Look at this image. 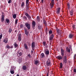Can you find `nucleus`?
<instances>
[{"instance_id": "ddd939ff", "label": "nucleus", "mask_w": 76, "mask_h": 76, "mask_svg": "<svg viewBox=\"0 0 76 76\" xmlns=\"http://www.w3.org/2000/svg\"><path fill=\"white\" fill-rule=\"evenodd\" d=\"M4 42H5V44H7V42H8V39H5L4 40Z\"/></svg>"}, {"instance_id": "f03ea898", "label": "nucleus", "mask_w": 76, "mask_h": 76, "mask_svg": "<svg viewBox=\"0 0 76 76\" xmlns=\"http://www.w3.org/2000/svg\"><path fill=\"white\" fill-rule=\"evenodd\" d=\"M54 0H51V3L50 4V6L51 9V8H53V6H54Z\"/></svg>"}, {"instance_id": "9b49d317", "label": "nucleus", "mask_w": 76, "mask_h": 76, "mask_svg": "<svg viewBox=\"0 0 76 76\" xmlns=\"http://www.w3.org/2000/svg\"><path fill=\"white\" fill-rule=\"evenodd\" d=\"M54 36L53 34L49 38L50 41H52V39H53L54 38Z\"/></svg>"}, {"instance_id": "09e8293b", "label": "nucleus", "mask_w": 76, "mask_h": 76, "mask_svg": "<svg viewBox=\"0 0 76 76\" xmlns=\"http://www.w3.org/2000/svg\"><path fill=\"white\" fill-rule=\"evenodd\" d=\"M69 49L71 50H72V46H71V45L69 46Z\"/></svg>"}, {"instance_id": "20e7f679", "label": "nucleus", "mask_w": 76, "mask_h": 76, "mask_svg": "<svg viewBox=\"0 0 76 76\" xmlns=\"http://www.w3.org/2000/svg\"><path fill=\"white\" fill-rule=\"evenodd\" d=\"M32 49L33 51L34 50V48L35 47V42H33L31 44Z\"/></svg>"}, {"instance_id": "bb28decb", "label": "nucleus", "mask_w": 76, "mask_h": 76, "mask_svg": "<svg viewBox=\"0 0 76 76\" xmlns=\"http://www.w3.org/2000/svg\"><path fill=\"white\" fill-rule=\"evenodd\" d=\"M62 67H63V64L61 63L60 64V68L62 69Z\"/></svg>"}, {"instance_id": "603ef678", "label": "nucleus", "mask_w": 76, "mask_h": 76, "mask_svg": "<svg viewBox=\"0 0 76 76\" xmlns=\"http://www.w3.org/2000/svg\"><path fill=\"white\" fill-rule=\"evenodd\" d=\"M68 6L69 9L70 8V4H68Z\"/></svg>"}, {"instance_id": "f8f14e48", "label": "nucleus", "mask_w": 76, "mask_h": 76, "mask_svg": "<svg viewBox=\"0 0 76 76\" xmlns=\"http://www.w3.org/2000/svg\"><path fill=\"white\" fill-rule=\"evenodd\" d=\"M21 34H19L18 35V41H21Z\"/></svg>"}, {"instance_id": "0eeeda50", "label": "nucleus", "mask_w": 76, "mask_h": 76, "mask_svg": "<svg viewBox=\"0 0 76 76\" xmlns=\"http://www.w3.org/2000/svg\"><path fill=\"white\" fill-rule=\"evenodd\" d=\"M25 25L28 29H30V25L29 24H28V23H27Z\"/></svg>"}, {"instance_id": "2f4dec72", "label": "nucleus", "mask_w": 76, "mask_h": 76, "mask_svg": "<svg viewBox=\"0 0 76 76\" xmlns=\"http://www.w3.org/2000/svg\"><path fill=\"white\" fill-rule=\"evenodd\" d=\"M26 6L27 9L28 10V9H29V6L28 5L26 4Z\"/></svg>"}, {"instance_id": "6ab92c4d", "label": "nucleus", "mask_w": 76, "mask_h": 76, "mask_svg": "<svg viewBox=\"0 0 76 76\" xmlns=\"http://www.w3.org/2000/svg\"><path fill=\"white\" fill-rule=\"evenodd\" d=\"M56 30L58 34L60 33V31H61V30H59L57 28H56Z\"/></svg>"}, {"instance_id": "a878e982", "label": "nucleus", "mask_w": 76, "mask_h": 76, "mask_svg": "<svg viewBox=\"0 0 76 76\" xmlns=\"http://www.w3.org/2000/svg\"><path fill=\"white\" fill-rule=\"evenodd\" d=\"M13 17L14 19H16V15L15 14H14L13 15Z\"/></svg>"}, {"instance_id": "864d4df0", "label": "nucleus", "mask_w": 76, "mask_h": 76, "mask_svg": "<svg viewBox=\"0 0 76 76\" xmlns=\"http://www.w3.org/2000/svg\"><path fill=\"white\" fill-rule=\"evenodd\" d=\"M13 46H12L10 47V48H13Z\"/></svg>"}, {"instance_id": "6e6552de", "label": "nucleus", "mask_w": 76, "mask_h": 76, "mask_svg": "<svg viewBox=\"0 0 76 76\" xmlns=\"http://www.w3.org/2000/svg\"><path fill=\"white\" fill-rule=\"evenodd\" d=\"M70 14L71 16H73V10H72L71 11H69Z\"/></svg>"}, {"instance_id": "5701e85b", "label": "nucleus", "mask_w": 76, "mask_h": 76, "mask_svg": "<svg viewBox=\"0 0 76 76\" xmlns=\"http://www.w3.org/2000/svg\"><path fill=\"white\" fill-rule=\"evenodd\" d=\"M24 46L25 48H26V50H28V46H27V45H26V44H24Z\"/></svg>"}, {"instance_id": "a211bd4d", "label": "nucleus", "mask_w": 76, "mask_h": 76, "mask_svg": "<svg viewBox=\"0 0 76 76\" xmlns=\"http://www.w3.org/2000/svg\"><path fill=\"white\" fill-rule=\"evenodd\" d=\"M4 15H2V18H1V22H3V21L4 20Z\"/></svg>"}, {"instance_id": "c03bdc74", "label": "nucleus", "mask_w": 76, "mask_h": 76, "mask_svg": "<svg viewBox=\"0 0 76 76\" xmlns=\"http://www.w3.org/2000/svg\"><path fill=\"white\" fill-rule=\"evenodd\" d=\"M20 28H23V25L21 24V25H20Z\"/></svg>"}, {"instance_id": "f704fd0d", "label": "nucleus", "mask_w": 76, "mask_h": 76, "mask_svg": "<svg viewBox=\"0 0 76 76\" xmlns=\"http://www.w3.org/2000/svg\"><path fill=\"white\" fill-rule=\"evenodd\" d=\"M52 31L51 30H50L49 31V34H52Z\"/></svg>"}, {"instance_id": "c85d7f7f", "label": "nucleus", "mask_w": 76, "mask_h": 76, "mask_svg": "<svg viewBox=\"0 0 76 76\" xmlns=\"http://www.w3.org/2000/svg\"><path fill=\"white\" fill-rule=\"evenodd\" d=\"M12 31V29H11V28H10L9 29V32L10 33H11V32Z\"/></svg>"}, {"instance_id": "052dcab7", "label": "nucleus", "mask_w": 76, "mask_h": 76, "mask_svg": "<svg viewBox=\"0 0 76 76\" xmlns=\"http://www.w3.org/2000/svg\"><path fill=\"white\" fill-rule=\"evenodd\" d=\"M57 0V1H58V0Z\"/></svg>"}, {"instance_id": "473e14b6", "label": "nucleus", "mask_w": 76, "mask_h": 76, "mask_svg": "<svg viewBox=\"0 0 76 76\" xmlns=\"http://www.w3.org/2000/svg\"><path fill=\"white\" fill-rule=\"evenodd\" d=\"M24 2H22L21 4L22 7H23L24 6Z\"/></svg>"}, {"instance_id": "cd10ccee", "label": "nucleus", "mask_w": 76, "mask_h": 76, "mask_svg": "<svg viewBox=\"0 0 76 76\" xmlns=\"http://www.w3.org/2000/svg\"><path fill=\"white\" fill-rule=\"evenodd\" d=\"M6 47L7 48H8V49L10 48V47L7 45H6Z\"/></svg>"}, {"instance_id": "bf43d9fd", "label": "nucleus", "mask_w": 76, "mask_h": 76, "mask_svg": "<svg viewBox=\"0 0 76 76\" xmlns=\"http://www.w3.org/2000/svg\"><path fill=\"white\" fill-rule=\"evenodd\" d=\"M60 37H61V36H60Z\"/></svg>"}, {"instance_id": "49530a36", "label": "nucleus", "mask_w": 76, "mask_h": 76, "mask_svg": "<svg viewBox=\"0 0 76 76\" xmlns=\"http://www.w3.org/2000/svg\"><path fill=\"white\" fill-rule=\"evenodd\" d=\"M18 19L16 20L15 21V23L16 24H17V23H18Z\"/></svg>"}, {"instance_id": "1a4fd4ad", "label": "nucleus", "mask_w": 76, "mask_h": 76, "mask_svg": "<svg viewBox=\"0 0 76 76\" xmlns=\"http://www.w3.org/2000/svg\"><path fill=\"white\" fill-rule=\"evenodd\" d=\"M57 58H58V60H62L63 58H62V56H61L59 55L57 57Z\"/></svg>"}, {"instance_id": "3c124183", "label": "nucleus", "mask_w": 76, "mask_h": 76, "mask_svg": "<svg viewBox=\"0 0 76 76\" xmlns=\"http://www.w3.org/2000/svg\"><path fill=\"white\" fill-rule=\"evenodd\" d=\"M74 72L75 73H76V69H74Z\"/></svg>"}, {"instance_id": "de8ad7c7", "label": "nucleus", "mask_w": 76, "mask_h": 76, "mask_svg": "<svg viewBox=\"0 0 76 76\" xmlns=\"http://www.w3.org/2000/svg\"><path fill=\"white\" fill-rule=\"evenodd\" d=\"M19 54L20 56H22V52L20 53Z\"/></svg>"}, {"instance_id": "4c0bfd02", "label": "nucleus", "mask_w": 76, "mask_h": 76, "mask_svg": "<svg viewBox=\"0 0 76 76\" xmlns=\"http://www.w3.org/2000/svg\"><path fill=\"white\" fill-rule=\"evenodd\" d=\"M75 25H73L72 26V28L74 30H75Z\"/></svg>"}, {"instance_id": "393cba45", "label": "nucleus", "mask_w": 76, "mask_h": 76, "mask_svg": "<svg viewBox=\"0 0 76 76\" xmlns=\"http://www.w3.org/2000/svg\"><path fill=\"white\" fill-rule=\"evenodd\" d=\"M23 70H25L26 69V66H23Z\"/></svg>"}, {"instance_id": "f257e3e1", "label": "nucleus", "mask_w": 76, "mask_h": 76, "mask_svg": "<svg viewBox=\"0 0 76 76\" xmlns=\"http://www.w3.org/2000/svg\"><path fill=\"white\" fill-rule=\"evenodd\" d=\"M63 63H67V56H64L63 59Z\"/></svg>"}, {"instance_id": "58836bf2", "label": "nucleus", "mask_w": 76, "mask_h": 76, "mask_svg": "<svg viewBox=\"0 0 76 76\" xmlns=\"http://www.w3.org/2000/svg\"><path fill=\"white\" fill-rule=\"evenodd\" d=\"M38 61H35V64H38Z\"/></svg>"}, {"instance_id": "7ed1b4c3", "label": "nucleus", "mask_w": 76, "mask_h": 76, "mask_svg": "<svg viewBox=\"0 0 76 76\" xmlns=\"http://www.w3.org/2000/svg\"><path fill=\"white\" fill-rule=\"evenodd\" d=\"M25 15H26V17H27V18L29 19H31V16H30V15H29L28 14V13H25Z\"/></svg>"}, {"instance_id": "37998d69", "label": "nucleus", "mask_w": 76, "mask_h": 76, "mask_svg": "<svg viewBox=\"0 0 76 76\" xmlns=\"http://www.w3.org/2000/svg\"><path fill=\"white\" fill-rule=\"evenodd\" d=\"M74 60H75V59H76V54H75L74 56Z\"/></svg>"}, {"instance_id": "b1692460", "label": "nucleus", "mask_w": 76, "mask_h": 76, "mask_svg": "<svg viewBox=\"0 0 76 76\" xmlns=\"http://www.w3.org/2000/svg\"><path fill=\"white\" fill-rule=\"evenodd\" d=\"M14 45L15 48H16V47H18V44H16V43H15L14 44Z\"/></svg>"}, {"instance_id": "4be33fe9", "label": "nucleus", "mask_w": 76, "mask_h": 76, "mask_svg": "<svg viewBox=\"0 0 76 76\" xmlns=\"http://www.w3.org/2000/svg\"><path fill=\"white\" fill-rule=\"evenodd\" d=\"M73 37V35L72 34H70L69 36V38H72Z\"/></svg>"}, {"instance_id": "9d476101", "label": "nucleus", "mask_w": 76, "mask_h": 76, "mask_svg": "<svg viewBox=\"0 0 76 76\" xmlns=\"http://www.w3.org/2000/svg\"><path fill=\"white\" fill-rule=\"evenodd\" d=\"M25 32L26 35L27 36H28V35H29V32H28V31H27V30L25 29Z\"/></svg>"}, {"instance_id": "72a5a7b5", "label": "nucleus", "mask_w": 76, "mask_h": 76, "mask_svg": "<svg viewBox=\"0 0 76 76\" xmlns=\"http://www.w3.org/2000/svg\"><path fill=\"white\" fill-rule=\"evenodd\" d=\"M6 22H7V23H8L10 21H9V20L8 19H7L6 20Z\"/></svg>"}, {"instance_id": "79ce46f5", "label": "nucleus", "mask_w": 76, "mask_h": 76, "mask_svg": "<svg viewBox=\"0 0 76 76\" xmlns=\"http://www.w3.org/2000/svg\"><path fill=\"white\" fill-rule=\"evenodd\" d=\"M45 44H46L45 42H43V44L44 46H45Z\"/></svg>"}, {"instance_id": "c756f323", "label": "nucleus", "mask_w": 76, "mask_h": 76, "mask_svg": "<svg viewBox=\"0 0 76 76\" xmlns=\"http://www.w3.org/2000/svg\"><path fill=\"white\" fill-rule=\"evenodd\" d=\"M15 69V66H12L11 67V69H12V70H14Z\"/></svg>"}, {"instance_id": "7c9ffc66", "label": "nucleus", "mask_w": 76, "mask_h": 76, "mask_svg": "<svg viewBox=\"0 0 76 76\" xmlns=\"http://www.w3.org/2000/svg\"><path fill=\"white\" fill-rule=\"evenodd\" d=\"M29 0H26V4H28V3L29 1Z\"/></svg>"}, {"instance_id": "423d86ee", "label": "nucleus", "mask_w": 76, "mask_h": 76, "mask_svg": "<svg viewBox=\"0 0 76 76\" xmlns=\"http://www.w3.org/2000/svg\"><path fill=\"white\" fill-rule=\"evenodd\" d=\"M51 62H50V60H48L47 61V66H51Z\"/></svg>"}, {"instance_id": "39448f33", "label": "nucleus", "mask_w": 76, "mask_h": 76, "mask_svg": "<svg viewBox=\"0 0 76 76\" xmlns=\"http://www.w3.org/2000/svg\"><path fill=\"white\" fill-rule=\"evenodd\" d=\"M61 55L62 56H64V51L63 50V49H61Z\"/></svg>"}, {"instance_id": "c9c22d12", "label": "nucleus", "mask_w": 76, "mask_h": 76, "mask_svg": "<svg viewBox=\"0 0 76 76\" xmlns=\"http://www.w3.org/2000/svg\"><path fill=\"white\" fill-rule=\"evenodd\" d=\"M66 48L67 49V51L68 52V53H70V50L69 49H68V50H67V48H68L67 47H66Z\"/></svg>"}, {"instance_id": "412c9836", "label": "nucleus", "mask_w": 76, "mask_h": 76, "mask_svg": "<svg viewBox=\"0 0 76 76\" xmlns=\"http://www.w3.org/2000/svg\"><path fill=\"white\" fill-rule=\"evenodd\" d=\"M37 20L38 22L40 21V18H39V16H38L37 17Z\"/></svg>"}, {"instance_id": "13d9d810", "label": "nucleus", "mask_w": 76, "mask_h": 76, "mask_svg": "<svg viewBox=\"0 0 76 76\" xmlns=\"http://www.w3.org/2000/svg\"><path fill=\"white\" fill-rule=\"evenodd\" d=\"M46 76H48V74H47Z\"/></svg>"}, {"instance_id": "5fc2aeb1", "label": "nucleus", "mask_w": 76, "mask_h": 76, "mask_svg": "<svg viewBox=\"0 0 76 76\" xmlns=\"http://www.w3.org/2000/svg\"><path fill=\"white\" fill-rule=\"evenodd\" d=\"M41 1L43 3H44V0H41Z\"/></svg>"}, {"instance_id": "8fccbe9b", "label": "nucleus", "mask_w": 76, "mask_h": 76, "mask_svg": "<svg viewBox=\"0 0 76 76\" xmlns=\"http://www.w3.org/2000/svg\"><path fill=\"white\" fill-rule=\"evenodd\" d=\"M11 2V0H9V1H8V3L9 4Z\"/></svg>"}, {"instance_id": "4468645a", "label": "nucleus", "mask_w": 76, "mask_h": 76, "mask_svg": "<svg viewBox=\"0 0 76 76\" xmlns=\"http://www.w3.org/2000/svg\"><path fill=\"white\" fill-rule=\"evenodd\" d=\"M45 53L46 55H48L50 53L49 52V51L48 50H45Z\"/></svg>"}, {"instance_id": "680f3d73", "label": "nucleus", "mask_w": 76, "mask_h": 76, "mask_svg": "<svg viewBox=\"0 0 76 76\" xmlns=\"http://www.w3.org/2000/svg\"><path fill=\"white\" fill-rule=\"evenodd\" d=\"M37 1L38 0H37Z\"/></svg>"}, {"instance_id": "ea45409f", "label": "nucleus", "mask_w": 76, "mask_h": 76, "mask_svg": "<svg viewBox=\"0 0 76 76\" xmlns=\"http://www.w3.org/2000/svg\"><path fill=\"white\" fill-rule=\"evenodd\" d=\"M28 57H29V58H31V57H32V56H31V54H28Z\"/></svg>"}, {"instance_id": "aec40b11", "label": "nucleus", "mask_w": 76, "mask_h": 76, "mask_svg": "<svg viewBox=\"0 0 76 76\" xmlns=\"http://www.w3.org/2000/svg\"><path fill=\"white\" fill-rule=\"evenodd\" d=\"M40 56L41 57V58H44V57H45V55L44 53H42L41 54Z\"/></svg>"}, {"instance_id": "a18cd8bd", "label": "nucleus", "mask_w": 76, "mask_h": 76, "mask_svg": "<svg viewBox=\"0 0 76 76\" xmlns=\"http://www.w3.org/2000/svg\"><path fill=\"white\" fill-rule=\"evenodd\" d=\"M18 62H19V63H20V62H21V61H22V60H18Z\"/></svg>"}, {"instance_id": "e433bc0d", "label": "nucleus", "mask_w": 76, "mask_h": 76, "mask_svg": "<svg viewBox=\"0 0 76 76\" xmlns=\"http://www.w3.org/2000/svg\"><path fill=\"white\" fill-rule=\"evenodd\" d=\"M23 18L24 19H25V20H27V17H26V16H24L23 17Z\"/></svg>"}, {"instance_id": "a19ab883", "label": "nucleus", "mask_w": 76, "mask_h": 76, "mask_svg": "<svg viewBox=\"0 0 76 76\" xmlns=\"http://www.w3.org/2000/svg\"><path fill=\"white\" fill-rule=\"evenodd\" d=\"M41 26H38V29H41Z\"/></svg>"}, {"instance_id": "4d7b16f0", "label": "nucleus", "mask_w": 76, "mask_h": 76, "mask_svg": "<svg viewBox=\"0 0 76 76\" xmlns=\"http://www.w3.org/2000/svg\"><path fill=\"white\" fill-rule=\"evenodd\" d=\"M31 53H33V51L32 50H31Z\"/></svg>"}, {"instance_id": "6e6d98bb", "label": "nucleus", "mask_w": 76, "mask_h": 76, "mask_svg": "<svg viewBox=\"0 0 76 76\" xmlns=\"http://www.w3.org/2000/svg\"><path fill=\"white\" fill-rule=\"evenodd\" d=\"M17 76H19V74H17Z\"/></svg>"}, {"instance_id": "2eb2a0df", "label": "nucleus", "mask_w": 76, "mask_h": 76, "mask_svg": "<svg viewBox=\"0 0 76 76\" xmlns=\"http://www.w3.org/2000/svg\"><path fill=\"white\" fill-rule=\"evenodd\" d=\"M32 26L33 27V28H34V27H35V25H36V23H35V21H33L32 22Z\"/></svg>"}, {"instance_id": "dca6fc26", "label": "nucleus", "mask_w": 76, "mask_h": 76, "mask_svg": "<svg viewBox=\"0 0 76 76\" xmlns=\"http://www.w3.org/2000/svg\"><path fill=\"white\" fill-rule=\"evenodd\" d=\"M60 8L59 7L57 9V10L56 12V13H57V14H59V13H60Z\"/></svg>"}, {"instance_id": "f3484780", "label": "nucleus", "mask_w": 76, "mask_h": 76, "mask_svg": "<svg viewBox=\"0 0 76 76\" xmlns=\"http://www.w3.org/2000/svg\"><path fill=\"white\" fill-rule=\"evenodd\" d=\"M14 72L15 71L14 70L12 69H10V72L11 74H14Z\"/></svg>"}]
</instances>
